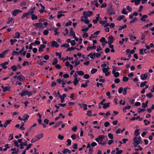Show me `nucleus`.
<instances>
[{"mask_svg":"<svg viewBox=\"0 0 154 154\" xmlns=\"http://www.w3.org/2000/svg\"><path fill=\"white\" fill-rule=\"evenodd\" d=\"M104 138V136L103 135H100L95 139V140L98 143L102 145H104L106 144V141H103V139Z\"/></svg>","mask_w":154,"mask_h":154,"instance_id":"obj_1","label":"nucleus"},{"mask_svg":"<svg viewBox=\"0 0 154 154\" xmlns=\"http://www.w3.org/2000/svg\"><path fill=\"white\" fill-rule=\"evenodd\" d=\"M134 146L135 147L140 144H141L142 141L140 136L134 137L133 138Z\"/></svg>","mask_w":154,"mask_h":154,"instance_id":"obj_2","label":"nucleus"},{"mask_svg":"<svg viewBox=\"0 0 154 154\" xmlns=\"http://www.w3.org/2000/svg\"><path fill=\"white\" fill-rule=\"evenodd\" d=\"M107 12L109 15H114L116 14V12L114 10V9L112 8V5L110 3L107 10Z\"/></svg>","mask_w":154,"mask_h":154,"instance_id":"obj_3","label":"nucleus"},{"mask_svg":"<svg viewBox=\"0 0 154 154\" xmlns=\"http://www.w3.org/2000/svg\"><path fill=\"white\" fill-rule=\"evenodd\" d=\"M34 25L35 26V29H42L44 28L43 24L42 23H36L34 24Z\"/></svg>","mask_w":154,"mask_h":154,"instance_id":"obj_4","label":"nucleus"},{"mask_svg":"<svg viewBox=\"0 0 154 154\" xmlns=\"http://www.w3.org/2000/svg\"><path fill=\"white\" fill-rule=\"evenodd\" d=\"M92 14V11H84L83 13V15L84 17H87L91 16Z\"/></svg>","mask_w":154,"mask_h":154,"instance_id":"obj_5","label":"nucleus"},{"mask_svg":"<svg viewBox=\"0 0 154 154\" xmlns=\"http://www.w3.org/2000/svg\"><path fill=\"white\" fill-rule=\"evenodd\" d=\"M81 21L84 22L85 24H87L89 23V21L88 19V17L84 16H82L81 17Z\"/></svg>","mask_w":154,"mask_h":154,"instance_id":"obj_6","label":"nucleus"},{"mask_svg":"<svg viewBox=\"0 0 154 154\" xmlns=\"http://www.w3.org/2000/svg\"><path fill=\"white\" fill-rule=\"evenodd\" d=\"M12 15L14 16H16L17 14L22 12V11L19 9L15 10L12 11Z\"/></svg>","mask_w":154,"mask_h":154,"instance_id":"obj_7","label":"nucleus"},{"mask_svg":"<svg viewBox=\"0 0 154 154\" xmlns=\"http://www.w3.org/2000/svg\"><path fill=\"white\" fill-rule=\"evenodd\" d=\"M78 105L80 106L81 108L83 109L84 110H86L87 109V105L86 104L79 103Z\"/></svg>","mask_w":154,"mask_h":154,"instance_id":"obj_8","label":"nucleus"},{"mask_svg":"<svg viewBox=\"0 0 154 154\" xmlns=\"http://www.w3.org/2000/svg\"><path fill=\"white\" fill-rule=\"evenodd\" d=\"M51 45L52 47H54L57 48L59 47V45L57 42L53 41L51 42Z\"/></svg>","mask_w":154,"mask_h":154,"instance_id":"obj_9","label":"nucleus"},{"mask_svg":"<svg viewBox=\"0 0 154 154\" xmlns=\"http://www.w3.org/2000/svg\"><path fill=\"white\" fill-rule=\"evenodd\" d=\"M113 41V38L111 35H109L108 37V41L107 43L108 44H111Z\"/></svg>","mask_w":154,"mask_h":154,"instance_id":"obj_10","label":"nucleus"},{"mask_svg":"<svg viewBox=\"0 0 154 154\" xmlns=\"http://www.w3.org/2000/svg\"><path fill=\"white\" fill-rule=\"evenodd\" d=\"M35 9V7H34L33 8L30 9L28 12L29 13V14L30 15L32 14L34 12Z\"/></svg>","mask_w":154,"mask_h":154,"instance_id":"obj_11","label":"nucleus"},{"mask_svg":"<svg viewBox=\"0 0 154 154\" xmlns=\"http://www.w3.org/2000/svg\"><path fill=\"white\" fill-rule=\"evenodd\" d=\"M30 15L29 14V13L27 12V13H24L22 16L21 17V18L23 19L24 18L26 17L27 19L29 18V15Z\"/></svg>","mask_w":154,"mask_h":154,"instance_id":"obj_12","label":"nucleus"},{"mask_svg":"<svg viewBox=\"0 0 154 154\" xmlns=\"http://www.w3.org/2000/svg\"><path fill=\"white\" fill-rule=\"evenodd\" d=\"M62 152L63 154H65L67 153H68L70 154L71 153V151L67 148L64 149L62 151Z\"/></svg>","mask_w":154,"mask_h":154,"instance_id":"obj_13","label":"nucleus"},{"mask_svg":"<svg viewBox=\"0 0 154 154\" xmlns=\"http://www.w3.org/2000/svg\"><path fill=\"white\" fill-rule=\"evenodd\" d=\"M140 76L142 80H144L147 79L148 75L146 74H144L141 75Z\"/></svg>","mask_w":154,"mask_h":154,"instance_id":"obj_14","label":"nucleus"},{"mask_svg":"<svg viewBox=\"0 0 154 154\" xmlns=\"http://www.w3.org/2000/svg\"><path fill=\"white\" fill-rule=\"evenodd\" d=\"M28 91L27 90H23L21 93L19 94V95L21 96H24L27 94Z\"/></svg>","mask_w":154,"mask_h":154,"instance_id":"obj_15","label":"nucleus"},{"mask_svg":"<svg viewBox=\"0 0 154 154\" xmlns=\"http://www.w3.org/2000/svg\"><path fill=\"white\" fill-rule=\"evenodd\" d=\"M17 79L20 81H23L25 79V78L23 75H20L17 76Z\"/></svg>","mask_w":154,"mask_h":154,"instance_id":"obj_16","label":"nucleus"},{"mask_svg":"<svg viewBox=\"0 0 154 154\" xmlns=\"http://www.w3.org/2000/svg\"><path fill=\"white\" fill-rule=\"evenodd\" d=\"M23 117L24 118V119H23V121L25 122H26L28 120L29 117V116L27 114H25L23 115Z\"/></svg>","mask_w":154,"mask_h":154,"instance_id":"obj_17","label":"nucleus"},{"mask_svg":"<svg viewBox=\"0 0 154 154\" xmlns=\"http://www.w3.org/2000/svg\"><path fill=\"white\" fill-rule=\"evenodd\" d=\"M148 17V16L146 15H143L140 19V20L144 22L146 20V19Z\"/></svg>","mask_w":154,"mask_h":154,"instance_id":"obj_18","label":"nucleus"},{"mask_svg":"<svg viewBox=\"0 0 154 154\" xmlns=\"http://www.w3.org/2000/svg\"><path fill=\"white\" fill-rule=\"evenodd\" d=\"M80 80V79L79 78L78 79V78H75L74 81L73 82V83L74 85L75 86L77 85V84L79 82V81Z\"/></svg>","mask_w":154,"mask_h":154,"instance_id":"obj_19","label":"nucleus"},{"mask_svg":"<svg viewBox=\"0 0 154 154\" xmlns=\"http://www.w3.org/2000/svg\"><path fill=\"white\" fill-rule=\"evenodd\" d=\"M92 53L89 54L87 56L88 57H90V58L91 59H94L95 58V53L92 54Z\"/></svg>","mask_w":154,"mask_h":154,"instance_id":"obj_20","label":"nucleus"},{"mask_svg":"<svg viewBox=\"0 0 154 154\" xmlns=\"http://www.w3.org/2000/svg\"><path fill=\"white\" fill-rule=\"evenodd\" d=\"M70 34L71 36L74 37L75 36V32L73 31L72 29H71L70 30Z\"/></svg>","mask_w":154,"mask_h":154,"instance_id":"obj_21","label":"nucleus"},{"mask_svg":"<svg viewBox=\"0 0 154 154\" xmlns=\"http://www.w3.org/2000/svg\"><path fill=\"white\" fill-rule=\"evenodd\" d=\"M45 46L43 44L41 45L38 49V51L39 52H41L43 51V49L45 48Z\"/></svg>","mask_w":154,"mask_h":154,"instance_id":"obj_22","label":"nucleus"},{"mask_svg":"<svg viewBox=\"0 0 154 154\" xmlns=\"http://www.w3.org/2000/svg\"><path fill=\"white\" fill-rule=\"evenodd\" d=\"M20 34L18 32H16L15 34V36L14 37V38H20Z\"/></svg>","mask_w":154,"mask_h":154,"instance_id":"obj_23","label":"nucleus"},{"mask_svg":"<svg viewBox=\"0 0 154 154\" xmlns=\"http://www.w3.org/2000/svg\"><path fill=\"white\" fill-rule=\"evenodd\" d=\"M38 140H39L38 139L37 137L36 136L33 139H32L31 140V142L32 143H33Z\"/></svg>","mask_w":154,"mask_h":154,"instance_id":"obj_24","label":"nucleus"},{"mask_svg":"<svg viewBox=\"0 0 154 154\" xmlns=\"http://www.w3.org/2000/svg\"><path fill=\"white\" fill-rule=\"evenodd\" d=\"M56 56H59V58L60 60H62L63 59V57H61V53H59L58 52H56Z\"/></svg>","mask_w":154,"mask_h":154,"instance_id":"obj_25","label":"nucleus"},{"mask_svg":"<svg viewBox=\"0 0 154 154\" xmlns=\"http://www.w3.org/2000/svg\"><path fill=\"white\" fill-rule=\"evenodd\" d=\"M38 17L34 14H33L31 15V19L32 20H36L38 19Z\"/></svg>","mask_w":154,"mask_h":154,"instance_id":"obj_26","label":"nucleus"},{"mask_svg":"<svg viewBox=\"0 0 154 154\" xmlns=\"http://www.w3.org/2000/svg\"><path fill=\"white\" fill-rule=\"evenodd\" d=\"M110 104L109 103H105L103 104V108L104 109H106L109 106Z\"/></svg>","mask_w":154,"mask_h":154,"instance_id":"obj_27","label":"nucleus"},{"mask_svg":"<svg viewBox=\"0 0 154 154\" xmlns=\"http://www.w3.org/2000/svg\"><path fill=\"white\" fill-rule=\"evenodd\" d=\"M109 69V68L108 66H107L106 68H102L103 72L104 73H105L106 72H107Z\"/></svg>","mask_w":154,"mask_h":154,"instance_id":"obj_28","label":"nucleus"},{"mask_svg":"<svg viewBox=\"0 0 154 154\" xmlns=\"http://www.w3.org/2000/svg\"><path fill=\"white\" fill-rule=\"evenodd\" d=\"M96 48V46L95 45H93L92 46L88 47L87 48V50L88 51H89L91 49H95Z\"/></svg>","mask_w":154,"mask_h":154,"instance_id":"obj_29","label":"nucleus"},{"mask_svg":"<svg viewBox=\"0 0 154 154\" xmlns=\"http://www.w3.org/2000/svg\"><path fill=\"white\" fill-rule=\"evenodd\" d=\"M139 129H137L135 130L134 132V135L136 136L135 137H137L140 133H139Z\"/></svg>","mask_w":154,"mask_h":154,"instance_id":"obj_30","label":"nucleus"},{"mask_svg":"<svg viewBox=\"0 0 154 154\" xmlns=\"http://www.w3.org/2000/svg\"><path fill=\"white\" fill-rule=\"evenodd\" d=\"M57 63L58 60L56 58H54L53 62L52 63V64L53 65H55L57 64Z\"/></svg>","mask_w":154,"mask_h":154,"instance_id":"obj_31","label":"nucleus"},{"mask_svg":"<svg viewBox=\"0 0 154 154\" xmlns=\"http://www.w3.org/2000/svg\"><path fill=\"white\" fill-rule=\"evenodd\" d=\"M127 26L126 25H125L123 26H119L118 29L119 30V31H121L123 29L126 28L127 27Z\"/></svg>","mask_w":154,"mask_h":154,"instance_id":"obj_32","label":"nucleus"},{"mask_svg":"<svg viewBox=\"0 0 154 154\" xmlns=\"http://www.w3.org/2000/svg\"><path fill=\"white\" fill-rule=\"evenodd\" d=\"M136 38V37L135 36H133L132 34H131L130 35V39L132 41H134V39Z\"/></svg>","mask_w":154,"mask_h":154,"instance_id":"obj_33","label":"nucleus"},{"mask_svg":"<svg viewBox=\"0 0 154 154\" xmlns=\"http://www.w3.org/2000/svg\"><path fill=\"white\" fill-rule=\"evenodd\" d=\"M114 75V76L116 78L119 76V73L118 72H115L112 73Z\"/></svg>","mask_w":154,"mask_h":154,"instance_id":"obj_34","label":"nucleus"},{"mask_svg":"<svg viewBox=\"0 0 154 154\" xmlns=\"http://www.w3.org/2000/svg\"><path fill=\"white\" fill-rule=\"evenodd\" d=\"M36 136L37 137L38 139L39 140L43 137V134L41 133V134H39L36 135Z\"/></svg>","mask_w":154,"mask_h":154,"instance_id":"obj_35","label":"nucleus"},{"mask_svg":"<svg viewBox=\"0 0 154 154\" xmlns=\"http://www.w3.org/2000/svg\"><path fill=\"white\" fill-rule=\"evenodd\" d=\"M62 123V122L61 121L60 122L58 123L57 124H55L54 127V128H57V127L59 126Z\"/></svg>","mask_w":154,"mask_h":154,"instance_id":"obj_36","label":"nucleus"},{"mask_svg":"<svg viewBox=\"0 0 154 154\" xmlns=\"http://www.w3.org/2000/svg\"><path fill=\"white\" fill-rule=\"evenodd\" d=\"M10 89V87L9 86H5L3 90V91L4 92H5L9 90Z\"/></svg>","mask_w":154,"mask_h":154,"instance_id":"obj_37","label":"nucleus"},{"mask_svg":"<svg viewBox=\"0 0 154 154\" xmlns=\"http://www.w3.org/2000/svg\"><path fill=\"white\" fill-rule=\"evenodd\" d=\"M147 83V82L146 81H145L144 82H142L141 83L140 86L141 87H143Z\"/></svg>","mask_w":154,"mask_h":154,"instance_id":"obj_38","label":"nucleus"},{"mask_svg":"<svg viewBox=\"0 0 154 154\" xmlns=\"http://www.w3.org/2000/svg\"><path fill=\"white\" fill-rule=\"evenodd\" d=\"M76 72H77V74L79 75H84V72L82 71H76Z\"/></svg>","mask_w":154,"mask_h":154,"instance_id":"obj_39","label":"nucleus"},{"mask_svg":"<svg viewBox=\"0 0 154 154\" xmlns=\"http://www.w3.org/2000/svg\"><path fill=\"white\" fill-rule=\"evenodd\" d=\"M24 49H22L21 50H20V54H21V55H23L24 56L26 54V51H23Z\"/></svg>","mask_w":154,"mask_h":154,"instance_id":"obj_40","label":"nucleus"},{"mask_svg":"<svg viewBox=\"0 0 154 154\" xmlns=\"http://www.w3.org/2000/svg\"><path fill=\"white\" fill-rule=\"evenodd\" d=\"M13 19L12 18H9L8 19V21L7 22V23L9 24L10 23L12 22Z\"/></svg>","mask_w":154,"mask_h":154,"instance_id":"obj_41","label":"nucleus"},{"mask_svg":"<svg viewBox=\"0 0 154 154\" xmlns=\"http://www.w3.org/2000/svg\"><path fill=\"white\" fill-rule=\"evenodd\" d=\"M69 46V44H63L62 45H61V47H65V48H68V47Z\"/></svg>","mask_w":154,"mask_h":154,"instance_id":"obj_42","label":"nucleus"},{"mask_svg":"<svg viewBox=\"0 0 154 154\" xmlns=\"http://www.w3.org/2000/svg\"><path fill=\"white\" fill-rule=\"evenodd\" d=\"M128 80V78L125 76H124L123 77L122 81L123 82H127Z\"/></svg>","mask_w":154,"mask_h":154,"instance_id":"obj_43","label":"nucleus"},{"mask_svg":"<svg viewBox=\"0 0 154 154\" xmlns=\"http://www.w3.org/2000/svg\"><path fill=\"white\" fill-rule=\"evenodd\" d=\"M20 54V52L19 53L16 51H14L12 53V55L13 56L14 55H18Z\"/></svg>","mask_w":154,"mask_h":154,"instance_id":"obj_44","label":"nucleus"},{"mask_svg":"<svg viewBox=\"0 0 154 154\" xmlns=\"http://www.w3.org/2000/svg\"><path fill=\"white\" fill-rule=\"evenodd\" d=\"M145 110L144 109H141L140 108H138L137 109V111L139 113L141 112H144Z\"/></svg>","mask_w":154,"mask_h":154,"instance_id":"obj_45","label":"nucleus"},{"mask_svg":"<svg viewBox=\"0 0 154 154\" xmlns=\"http://www.w3.org/2000/svg\"><path fill=\"white\" fill-rule=\"evenodd\" d=\"M11 69H12L13 71H15L17 70V66H16L14 65L12 66L11 67Z\"/></svg>","mask_w":154,"mask_h":154,"instance_id":"obj_46","label":"nucleus"},{"mask_svg":"<svg viewBox=\"0 0 154 154\" xmlns=\"http://www.w3.org/2000/svg\"><path fill=\"white\" fill-rule=\"evenodd\" d=\"M112 73L115 72H116V71L117 70V68L114 66H112Z\"/></svg>","mask_w":154,"mask_h":154,"instance_id":"obj_47","label":"nucleus"},{"mask_svg":"<svg viewBox=\"0 0 154 154\" xmlns=\"http://www.w3.org/2000/svg\"><path fill=\"white\" fill-rule=\"evenodd\" d=\"M146 96L149 98H151L153 97V95L151 93H149L146 94Z\"/></svg>","mask_w":154,"mask_h":154,"instance_id":"obj_48","label":"nucleus"},{"mask_svg":"<svg viewBox=\"0 0 154 154\" xmlns=\"http://www.w3.org/2000/svg\"><path fill=\"white\" fill-rule=\"evenodd\" d=\"M100 41L102 43L104 42H107L106 41V40L105 38L103 37L101 38L100 40Z\"/></svg>","mask_w":154,"mask_h":154,"instance_id":"obj_49","label":"nucleus"},{"mask_svg":"<svg viewBox=\"0 0 154 154\" xmlns=\"http://www.w3.org/2000/svg\"><path fill=\"white\" fill-rule=\"evenodd\" d=\"M124 16L123 15L120 16L118 18H117V20L119 21H120L123 18Z\"/></svg>","mask_w":154,"mask_h":154,"instance_id":"obj_50","label":"nucleus"},{"mask_svg":"<svg viewBox=\"0 0 154 154\" xmlns=\"http://www.w3.org/2000/svg\"><path fill=\"white\" fill-rule=\"evenodd\" d=\"M137 20V18L136 17H135L132 20H131L130 21V23H134V22H135Z\"/></svg>","mask_w":154,"mask_h":154,"instance_id":"obj_51","label":"nucleus"},{"mask_svg":"<svg viewBox=\"0 0 154 154\" xmlns=\"http://www.w3.org/2000/svg\"><path fill=\"white\" fill-rule=\"evenodd\" d=\"M97 71V69H93L91 71V73L92 74H94Z\"/></svg>","mask_w":154,"mask_h":154,"instance_id":"obj_52","label":"nucleus"},{"mask_svg":"<svg viewBox=\"0 0 154 154\" xmlns=\"http://www.w3.org/2000/svg\"><path fill=\"white\" fill-rule=\"evenodd\" d=\"M122 13L123 14H128V12L126 11L125 8H123L122 11Z\"/></svg>","mask_w":154,"mask_h":154,"instance_id":"obj_53","label":"nucleus"},{"mask_svg":"<svg viewBox=\"0 0 154 154\" xmlns=\"http://www.w3.org/2000/svg\"><path fill=\"white\" fill-rule=\"evenodd\" d=\"M108 137L109 139L111 140H112L113 139V135L111 133H109L108 135Z\"/></svg>","mask_w":154,"mask_h":154,"instance_id":"obj_54","label":"nucleus"},{"mask_svg":"<svg viewBox=\"0 0 154 154\" xmlns=\"http://www.w3.org/2000/svg\"><path fill=\"white\" fill-rule=\"evenodd\" d=\"M77 137V136L75 134H73L72 135L71 138L73 140H75Z\"/></svg>","mask_w":154,"mask_h":154,"instance_id":"obj_55","label":"nucleus"},{"mask_svg":"<svg viewBox=\"0 0 154 154\" xmlns=\"http://www.w3.org/2000/svg\"><path fill=\"white\" fill-rule=\"evenodd\" d=\"M143 149V148L141 147L140 146H139L138 147V148L134 149V150L135 151L138 150H142Z\"/></svg>","mask_w":154,"mask_h":154,"instance_id":"obj_56","label":"nucleus"},{"mask_svg":"<svg viewBox=\"0 0 154 154\" xmlns=\"http://www.w3.org/2000/svg\"><path fill=\"white\" fill-rule=\"evenodd\" d=\"M66 83V81L64 79H62V85L63 86H62V87L63 88L64 87V85Z\"/></svg>","mask_w":154,"mask_h":154,"instance_id":"obj_57","label":"nucleus"},{"mask_svg":"<svg viewBox=\"0 0 154 154\" xmlns=\"http://www.w3.org/2000/svg\"><path fill=\"white\" fill-rule=\"evenodd\" d=\"M127 88H124V89L123 90V94L124 95H126V94H127Z\"/></svg>","mask_w":154,"mask_h":154,"instance_id":"obj_58","label":"nucleus"},{"mask_svg":"<svg viewBox=\"0 0 154 154\" xmlns=\"http://www.w3.org/2000/svg\"><path fill=\"white\" fill-rule=\"evenodd\" d=\"M152 25H153L152 23H150L149 24H147L146 25L144 26H143V28H144V27L147 28V27H148L151 26H152Z\"/></svg>","mask_w":154,"mask_h":154,"instance_id":"obj_59","label":"nucleus"},{"mask_svg":"<svg viewBox=\"0 0 154 154\" xmlns=\"http://www.w3.org/2000/svg\"><path fill=\"white\" fill-rule=\"evenodd\" d=\"M75 65L74 66L76 67L80 63V61H75Z\"/></svg>","mask_w":154,"mask_h":154,"instance_id":"obj_60","label":"nucleus"},{"mask_svg":"<svg viewBox=\"0 0 154 154\" xmlns=\"http://www.w3.org/2000/svg\"><path fill=\"white\" fill-rule=\"evenodd\" d=\"M75 48H74L73 47H71V48H69L67 49V51H71L72 50H73Z\"/></svg>","mask_w":154,"mask_h":154,"instance_id":"obj_61","label":"nucleus"},{"mask_svg":"<svg viewBox=\"0 0 154 154\" xmlns=\"http://www.w3.org/2000/svg\"><path fill=\"white\" fill-rule=\"evenodd\" d=\"M82 36L83 38H85L88 37V33L85 32L82 35Z\"/></svg>","mask_w":154,"mask_h":154,"instance_id":"obj_62","label":"nucleus"},{"mask_svg":"<svg viewBox=\"0 0 154 154\" xmlns=\"http://www.w3.org/2000/svg\"><path fill=\"white\" fill-rule=\"evenodd\" d=\"M97 49L96 50V51L97 52H99L100 51H101L102 50V48L100 45H98L97 46Z\"/></svg>","mask_w":154,"mask_h":154,"instance_id":"obj_63","label":"nucleus"},{"mask_svg":"<svg viewBox=\"0 0 154 154\" xmlns=\"http://www.w3.org/2000/svg\"><path fill=\"white\" fill-rule=\"evenodd\" d=\"M67 145H70L71 144V140L70 139H68L67 140Z\"/></svg>","mask_w":154,"mask_h":154,"instance_id":"obj_64","label":"nucleus"}]
</instances>
